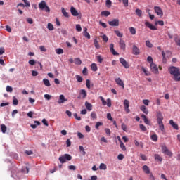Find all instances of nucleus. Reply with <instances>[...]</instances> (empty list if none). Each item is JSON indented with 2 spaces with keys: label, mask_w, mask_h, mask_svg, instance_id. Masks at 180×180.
<instances>
[{
  "label": "nucleus",
  "mask_w": 180,
  "mask_h": 180,
  "mask_svg": "<svg viewBox=\"0 0 180 180\" xmlns=\"http://www.w3.org/2000/svg\"><path fill=\"white\" fill-rule=\"evenodd\" d=\"M154 11L155 13L158 15V16H160V18H162L164 16V11H162V8L160 6H155Z\"/></svg>",
  "instance_id": "0eeeda50"
},
{
  "label": "nucleus",
  "mask_w": 180,
  "mask_h": 180,
  "mask_svg": "<svg viewBox=\"0 0 180 180\" xmlns=\"http://www.w3.org/2000/svg\"><path fill=\"white\" fill-rule=\"evenodd\" d=\"M169 124H171V126L173 127V129H175V130H179V127H178V124L174 122L173 120H169Z\"/></svg>",
  "instance_id": "f3484780"
},
{
  "label": "nucleus",
  "mask_w": 180,
  "mask_h": 180,
  "mask_svg": "<svg viewBox=\"0 0 180 180\" xmlns=\"http://www.w3.org/2000/svg\"><path fill=\"white\" fill-rule=\"evenodd\" d=\"M143 171L145 172V174H150L151 172H150V167L147 165H143L142 167Z\"/></svg>",
  "instance_id": "4be33fe9"
},
{
  "label": "nucleus",
  "mask_w": 180,
  "mask_h": 180,
  "mask_svg": "<svg viewBox=\"0 0 180 180\" xmlns=\"http://www.w3.org/2000/svg\"><path fill=\"white\" fill-rule=\"evenodd\" d=\"M120 62L122 64V65H123V67H124V68H130V65H129V63H127V61H126L124 58H120Z\"/></svg>",
  "instance_id": "9d476101"
},
{
  "label": "nucleus",
  "mask_w": 180,
  "mask_h": 180,
  "mask_svg": "<svg viewBox=\"0 0 180 180\" xmlns=\"http://www.w3.org/2000/svg\"><path fill=\"white\" fill-rule=\"evenodd\" d=\"M141 70L146 77H150V75H151V73L148 70H147L144 67H141Z\"/></svg>",
  "instance_id": "bb28decb"
},
{
  "label": "nucleus",
  "mask_w": 180,
  "mask_h": 180,
  "mask_svg": "<svg viewBox=\"0 0 180 180\" xmlns=\"http://www.w3.org/2000/svg\"><path fill=\"white\" fill-rule=\"evenodd\" d=\"M28 63L30 65H34L36 64V60H34V59L30 60Z\"/></svg>",
  "instance_id": "0e129e2a"
},
{
  "label": "nucleus",
  "mask_w": 180,
  "mask_h": 180,
  "mask_svg": "<svg viewBox=\"0 0 180 180\" xmlns=\"http://www.w3.org/2000/svg\"><path fill=\"white\" fill-rule=\"evenodd\" d=\"M47 29L49 30H54V26L53 25V24L49 22L47 25Z\"/></svg>",
  "instance_id": "a18cd8bd"
},
{
  "label": "nucleus",
  "mask_w": 180,
  "mask_h": 180,
  "mask_svg": "<svg viewBox=\"0 0 180 180\" xmlns=\"http://www.w3.org/2000/svg\"><path fill=\"white\" fill-rule=\"evenodd\" d=\"M140 110L145 113V115H148V109H147V107H146V105H141L140 107Z\"/></svg>",
  "instance_id": "412c9836"
},
{
  "label": "nucleus",
  "mask_w": 180,
  "mask_h": 180,
  "mask_svg": "<svg viewBox=\"0 0 180 180\" xmlns=\"http://www.w3.org/2000/svg\"><path fill=\"white\" fill-rule=\"evenodd\" d=\"M157 122L159 124V129L162 131V133L165 132V127L164 126V123L162 122V120H164V117L162 116V113H161V111H158L157 112Z\"/></svg>",
  "instance_id": "f03ea898"
},
{
  "label": "nucleus",
  "mask_w": 180,
  "mask_h": 180,
  "mask_svg": "<svg viewBox=\"0 0 180 180\" xmlns=\"http://www.w3.org/2000/svg\"><path fill=\"white\" fill-rule=\"evenodd\" d=\"M19 103V101H18V98H16V97L13 96V105H14V106H17V105Z\"/></svg>",
  "instance_id": "37998d69"
},
{
  "label": "nucleus",
  "mask_w": 180,
  "mask_h": 180,
  "mask_svg": "<svg viewBox=\"0 0 180 180\" xmlns=\"http://www.w3.org/2000/svg\"><path fill=\"white\" fill-rule=\"evenodd\" d=\"M76 30H77V32L82 31V27H81V25H79V24L76 25Z\"/></svg>",
  "instance_id": "4d7b16f0"
},
{
  "label": "nucleus",
  "mask_w": 180,
  "mask_h": 180,
  "mask_svg": "<svg viewBox=\"0 0 180 180\" xmlns=\"http://www.w3.org/2000/svg\"><path fill=\"white\" fill-rule=\"evenodd\" d=\"M58 160L61 164H64L67 161H71L72 157L70 154H65L64 155L60 156Z\"/></svg>",
  "instance_id": "20e7f679"
},
{
  "label": "nucleus",
  "mask_w": 180,
  "mask_h": 180,
  "mask_svg": "<svg viewBox=\"0 0 180 180\" xmlns=\"http://www.w3.org/2000/svg\"><path fill=\"white\" fill-rule=\"evenodd\" d=\"M108 168V167L106 166V165L105 163H101L100 165H99V169H101V170H106Z\"/></svg>",
  "instance_id": "c85d7f7f"
},
{
  "label": "nucleus",
  "mask_w": 180,
  "mask_h": 180,
  "mask_svg": "<svg viewBox=\"0 0 180 180\" xmlns=\"http://www.w3.org/2000/svg\"><path fill=\"white\" fill-rule=\"evenodd\" d=\"M2 133H6V126L5 124H1V126Z\"/></svg>",
  "instance_id": "6e6d98bb"
},
{
  "label": "nucleus",
  "mask_w": 180,
  "mask_h": 180,
  "mask_svg": "<svg viewBox=\"0 0 180 180\" xmlns=\"http://www.w3.org/2000/svg\"><path fill=\"white\" fill-rule=\"evenodd\" d=\"M82 74L84 75H88V69L86 68H84L82 70Z\"/></svg>",
  "instance_id": "774afa93"
},
{
  "label": "nucleus",
  "mask_w": 180,
  "mask_h": 180,
  "mask_svg": "<svg viewBox=\"0 0 180 180\" xmlns=\"http://www.w3.org/2000/svg\"><path fill=\"white\" fill-rule=\"evenodd\" d=\"M75 64H76V65H81L82 64V61L79 58H76L75 59Z\"/></svg>",
  "instance_id": "2f4dec72"
},
{
  "label": "nucleus",
  "mask_w": 180,
  "mask_h": 180,
  "mask_svg": "<svg viewBox=\"0 0 180 180\" xmlns=\"http://www.w3.org/2000/svg\"><path fill=\"white\" fill-rule=\"evenodd\" d=\"M91 68L92 70V71H98V66L96 65V63H92L91 65Z\"/></svg>",
  "instance_id": "58836bf2"
},
{
  "label": "nucleus",
  "mask_w": 180,
  "mask_h": 180,
  "mask_svg": "<svg viewBox=\"0 0 180 180\" xmlns=\"http://www.w3.org/2000/svg\"><path fill=\"white\" fill-rule=\"evenodd\" d=\"M100 99L102 101V104L103 105V106H106V101H105V98H103V96H100Z\"/></svg>",
  "instance_id": "052dcab7"
},
{
  "label": "nucleus",
  "mask_w": 180,
  "mask_h": 180,
  "mask_svg": "<svg viewBox=\"0 0 180 180\" xmlns=\"http://www.w3.org/2000/svg\"><path fill=\"white\" fill-rule=\"evenodd\" d=\"M39 8L40 11H44L46 13H50V7L47 5L46 1L42 0L38 4Z\"/></svg>",
  "instance_id": "7ed1b4c3"
},
{
  "label": "nucleus",
  "mask_w": 180,
  "mask_h": 180,
  "mask_svg": "<svg viewBox=\"0 0 180 180\" xmlns=\"http://www.w3.org/2000/svg\"><path fill=\"white\" fill-rule=\"evenodd\" d=\"M83 36L86 37V39H91V34H89V32H88V28L84 27Z\"/></svg>",
  "instance_id": "6ab92c4d"
},
{
  "label": "nucleus",
  "mask_w": 180,
  "mask_h": 180,
  "mask_svg": "<svg viewBox=\"0 0 180 180\" xmlns=\"http://www.w3.org/2000/svg\"><path fill=\"white\" fill-rule=\"evenodd\" d=\"M130 106V103L129 102V100L125 99L124 100V108H129Z\"/></svg>",
  "instance_id": "c9c22d12"
},
{
  "label": "nucleus",
  "mask_w": 180,
  "mask_h": 180,
  "mask_svg": "<svg viewBox=\"0 0 180 180\" xmlns=\"http://www.w3.org/2000/svg\"><path fill=\"white\" fill-rule=\"evenodd\" d=\"M43 82L45 86H51L50 81L47 79H43Z\"/></svg>",
  "instance_id": "c756f323"
},
{
  "label": "nucleus",
  "mask_w": 180,
  "mask_h": 180,
  "mask_svg": "<svg viewBox=\"0 0 180 180\" xmlns=\"http://www.w3.org/2000/svg\"><path fill=\"white\" fill-rule=\"evenodd\" d=\"M101 16H105V17H108L109 16V15H110V12L108 11H102L101 13Z\"/></svg>",
  "instance_id": "473e14b6"
},
{
  "label": "nucleus",
  "mask_w": 180,
  "mask_h": 180,
  "mask_svg": "<svg viewBox=\"0 0 180 180\" xmlns=\"http://www.w3.org/2000/svg\"><path fill=\"white\" fill-rule=\"evenodd\" d=\"M115 82L117 85L122 86V89H124V82H123V80L120 79V77L115 79Z\"/></svg>",
  "instance_id": "2eb2a0df"
},
{
  "label": "nucleus",
  "mask_w": 180,
  "mask_h": 180,
  "mask_svg": "<svg viewBox=\"0 0 180 180\" xmlns=\"http://www.w3.org/2000/svg\"><path fill=\"white\" fill-rule=\"evenodd\" d=\"M174 41H175L176 44H177L180 47V37L179 36L174 37Z\"/></svg>",
  "instance_id": "e433bc0d"
},
{
  "label": "nucleus",
  "mask_w": 180,
  "mask_h": 180,
  "mask_svg": "<svg viewBox=\"0 0 180 180\" xmlns=\"http://www.w3.org/2000/svg\"><path fill=\"white\" fill-rule=\"evenodd\" d=\"M150 71L153 73V74H160V71H158V66H157L155 65V63H152L150 65Z\"/></svg>",
  "instance_id": "423d86ee"
},
{
  "label": "nucleus",
  "mask_w": 180,
  "mask_h": 180,
  "mask_svg": "<svg viewBox=\"0 0 180 180\" xmlns=\"http://www.w3.org/2000/svg\"><path fill=\"white\" fill-rule=\"evenodd\" d=\"M103 123L101 122H98L96 123V125H95V128L97 129H99V126H103Z\"/></svg>",
  "instance_id": "e2e57ef3"
},
{
  "label": "nucleus",
  "mask_w": 180,
  "mask_h": 180,
  "mask_svg": "<svg viewBox=\"0 0 180 180\" xmlns=\"http://www.w3.org/2000/svg\"><path fill=\"white\" fill-rule=\"evenodd\" d=\"M76 79L77 82H82V81L84 80V79H82V77L78 75H76Z\"/></svg>",
  "instance_id": "3c124183"
},
{
  "label": "nucleus",
  "mask_w": 180,
  "mask_h": 180,
  "mask_svg": "<svg viewBox=\"0 0 180 180\" xmlns=\"http://www.w3.org/2000/svg\"><path fill=\"white\" fill-rule=\"evenodd\" d=\"M162 153H163V154L169 155V157H172V152L169 151V150H168V148H167L166 146H162Z\"/></svg>",
  "instance_id": "6e6552de"
},
{
  "label": "nucleus",
  "mask_w": 180,
  "mask_h": 180,
  "mask_svg": "<svg viewBox=\"0 0 180 180\" xmlns=\"http://www.w3.org/2000/svg\"><path fill=\"white\" fill-rule=\"evenodd\" d=\"M145 26H146V27H148V29H150V30H157V27L150 23V22L148 21L145 22Z\"/></svg>",
  "instance_id": "9b49d317"
},
{
  "label": "nucleus",
  "mask_w": 180,
  "mask_h": 180,
  "mask_svg": "<svg viewBox=\"0 0 180 180\" xmlns=\"http://www.w3.org/2000/svg\"><path fill=\"white\" fill-rule=\"evenodd\" d=\"M132 53L134 56H139L140 54V49L136 46H132Z\"/></svg>",
  "instance_id": "4468645a"
},
{
  "label": "nucleus",
  "mask_w": 180,
  "mask_h": 180,
  "mask_svg": "<svg viewBox=\"0 0 180 180\" xmlns=\"http://www.w3.org/2000/svg\"><path fill=\"white\" fill-rule=\"evenodd\" d=\"M100 99L102 101V104L103 105V106H106V101H105V98H103V96H100Z\"/></svg>",
  "instance_id": "680f3d73"
},
{
  "label": "nucleus",
  "mask_w": 180,
  "mask_h": 180,
  "mask_svg": "<svg viewBox=\"0 0 180 180\" xmlns=\"http://www.w3.org/2000/svg\"><path fill=\"white\" fill-rule=\"evenodd\" d=\"M150 139L153 141H157V140H158V136H157V134H153L150 136Z\"/></svg>",
  "instance_id": "864d4df0"
},
{
  "label": "nucleus",
  "mask_w": 180,
  "mask_h": 180,
  "mask_svg": "<svg viewBox=\"0 0 180 180\" xmlns=\"http://www.w3.org/2000/svg\"><path fill=\"white\" fill-rule=\"evenodd\" d=\"M91 119L93 120H96V118H97V116H96V113L95 112H91Z\"/></svg>",
  "instance_id": "de8ad7c7"
},
{
  "label": "nucleus",
  "mask_w": 180,
  "mask_h": 180,
  "mask_svg": "<svg viewBox=\"0 0 180 180\" xmlns=\"http://www.w3.org/2000/svg\"><path fill=\"white\" fill-rule=\"evenodd\" d=\"M13 89L11 86H6V92H13Z\"/></svg>",
  "instance_id": "69168bd1"
},
{
  "label": "nucleus",
  "mask_w": 180,
  "mask_h": 180,
  "mask_svg": "<svg viewBox=\"0 0 180 180\" xmlns=\"http://www.w3.org/2000/svg\"><path fill=\"white\" fill-rule=\"evenodd\" d=\"M155 160L157 161H160V162H161V161H162V158H161V156H160V155L158 154H155Z\"/></svg>",
  "instance_id": "79ce46f5"
},
{
  "label": "nucleus",
  "mask_w": 180,
  "mask_h": 180,
  "mask_svg": "<svg viewBox=\"0 0 180 180\" xmlns=\"http://www.w3.org/2000/svg\"><path fill=\"white\" fill-rule=\"evenodd\" d=\"M85 106H86V108L87 109V110H89V112H91V110H92V104H91L89 102L86 101Z\"/></svg>",
  "instance_id": "b1692460"
},
{
  "label": "nucleus",
  "mask_w": 180,
  "mask_h": 180,
  "mask_svg": "<svg viewBox=\"0 0 180 180\" xmlns=\"http://www.w3.org/2000/svg\"><path fill=\"white\" fill-rule=\"evenodd\" d=\"M119 45L122 50H126V43H124V41L123 39H120Z\"/></svg>",
  "instance_id": "a211bd4d"
},
{
  "label": "nucleus",
  "mask_w": 180,
  "mask_h": 180,
  "mask_svg": "<svg viewBox=\"0 0 180 180\" xmlns=\"http://www.w3.org/2000/svg\"><path fill=\"white\" fill-rule=\"evenodd\" d=\"M79 151L82 153V155H85L86 154V152H85V150L84 149V146H79Z\"/></svg>",
  "instance_id": "c03bdc74"
},
{
  "label": "nucleus",
  "mask_w": 180,
  "mask_h": 180,
  "mask_svg": "<svg viewBox=\"0 0 180 180\" xmlns=\"http://www.w3.org/2000/svg\"><path fill=\"white\" fill-rule=\"evenodd\" d=\"M70 13L72 16H81V13H78L77 8L74 6L70 7Z\"/></svg>",
  "instance_id": "1a4fd4ad"
},
{
  "label": "nucleus",
  "mask_w": 180,
  "mask_h": 180,
  "mask_svg": "<svg viewBox=\"0 0 180 180\" xmlns=\"http://www.w3.org/2000/svg\"><path fill=\"white\" fill-rule=\"evenodd\" d=\"M134 144L136 147H141V148L144 147V143L143 141L139 142L137 140H134Z\"/></svg>",
  "instance_id": "aec40b11"
},
{
  "label": "nucleus",
  "mask_w": 180,
  "mask_h": 180,
  "mask_svg": "<svg viewBox=\"0 0 180 180\" xmlns=\"http://www.w3.org/2000/svg\"><path fill=\"white\" fill-rule=\"evenodd\" d=\"M121 128H122V130H123V131H125L126 133H127V131H128V130H127V125H126V124L122 123L121 124Z\"/></svg>",
  "instance_id": "72a5a7b5"
},
{
  "label": "nucleus",
  "mask_w": 180,
  "mask_h": 180,
  "mask_svg": "<svg viewBox=\"0 0 180 180\" xmlns=\"http://www.w3.org/2000/svg\"><path fill=\"white\" fill-rule=\"evenodd\" d=\"M21 172H22V174H29V167H25L21 169Z\"/></svg>",
  "instance_id": "4c0bfd02"
},
{
  "label": "nucleus",
  "mask_w": 180,
  "mask_h": 180,
  "mask_svg": "<svg viewBox=\"0 0 180 180\" xmlns=\"http://www.w3.org/2000/svg\"><path fill=\"white\" fill-rule=\"evenodd\" d=\"M146 46L147 47H149V49L153 48V44H151V42L149 40L146 41Z\"/></svg>",
  "instance_id": "603ef678"
},
{
  "label": "nucleus",
  "mask_w": 180,
  "mask_h": 180,
  "mask_svg": "<svg viewBox=\"0 0 180 180\" xmlns=\"http://www.w3.org/2000/svg\"><path fill=\"white\" fill-rule=\"evenodd\" d=\"M155 25H160V26H164V22L162 20H159L155 22Z\"/></svg>",
  "instance_id": "338daca9"
},
{
  "label": "nucleus",
  "mask_w": 180,
  "mask_h": 180,
  "mask_svg": "<svg viewBox=\"0 0 180 180\" xmlns=\"http://www.w3.org/2000/svg\"><path fill=\"white\" fill-rule=\"evenodd\" d=\"M129 32L131 33L133 35L136 34V28L131 27H129Z\"/></svg>",
  "instance_id": "8fccbe9b"
},
{
  "label": "nucleus",
  "mask_w": 180,
  "mask_h": 180,
  "mask_svg": "<svg viewBox=\"0 0 180 180\" xmlns=\"http://www.w3.org/2000/svg\"><path fill=\"white\" fill-rule=\"evenodd\" d=\"M167 71L175 82H180V69L178 67L169 66Z\"/></svg>",
  "instance_id": "f257e3e1"
},
{
  "label": "nucleus",
  "mask_w": 180,
  "mask_h": 180,
  "mask_svg": "<svg viewBox=\"0 0 180 180\" xmlns=\"http://www.w3.org/2000/svg\"><path fill=\"white\" fill-rule=\"evenodd\" d=\"M67 98H65V96L63 94H61L59 96V100L58 101V103L59 105H61V103H64L65 102H67Z\"/></svg>",
  "instance_id": "ddd939ff"
},
{
  "label": "nucleus",
  "mask_w": 180,
  "mask_h": 180,
  "mask_svg": "<svg viewBox=\"0 0 180 180\" xmlns=\"http://www.w3.org/2000/svg\"><path fill=\"white\" fill-rule=\"evenodd\" d=\"M141 117L143 119L144 123H146V124L150 125V121L148 119H147V117L144 114L141 115Z\"/></svg>",
  "instance_id": "cd10ccee"
},
{
  "label": "nucleus",
  "mask_w": 180,
  "mask_h": 180,
  "mask_svg": "<svg viewBox=\"0 0 180 180\" xmlns=\"http://www.w3.org/2000/svg\"><path fill=\"white\" fill-rule=\"evenodd\" d=\"M135 13L136 15H137V16H139V18H141V16H143V11H141L140 8H136L135 11Z\"/></svg>",
  "instance_id": "a878e982"
},
{
  "label": "nucleus",
  "mask_w": 180,
  "mask_h": 180,
  "mask_svg": "<svg viewBox=\"0 0 180 180\" xmlns=\"http://www.w3.org/2000/svg\"><path fill=\"white\" fill-rule=\"evenodd\" d=\"M96 58L97 59L98 63L100 64H102V62L103 61V58H102V56L98 55L96 56Z\"/></svg>",
  "instance_id": "7c9ffc66"
},
{
  "label": "nucleus",
  "mask_w": 180,
  "mask_h": 180,
  "mask_svg": "<svg viewBox=\"0 0 180 180\" xmlns=\"http://www.w3.org/2000/svg\"><path fill=\"white\" fill-rule=\"evenodd\" d=\"M94 47H96L97 50H99V49H101V45H99V42H98L97 38L94 39Z\"/></svg>",
  "instance_id": "393cba45"
},
{
  "label": "nucleus",
  "mask_w": 180,
  "mask_h": 180,
  "mask_svg": "<svg viewBox=\"0 0 180 180\" xmlns=\"http://www.w3.org/2000/svg\"><path fill=\"white\" fill-rule=\"evenodd\" d=\"M86 86L88 89H91V81L89 79L86 80Z\"/></svg>",
  "instance_id": "49530a36"
},
{
  "label": "nucleus",
  "mask_w": 180,
  "mask_h": 180,
  "mask_svg": "<svg viewBox=\"0 0 180 180\" xmlns=\"http://www.w3.org/2000/svg\"><path fill=\"white\" fill-rule=\"evenodd\" d=\"M105 5L108 8H110L112 6V1L110 0H106L105 1Z\"/></svg>",
  "instance_id": "09e8293b"
},
{
  "label": "nucleus",
  "mask_w": 180,
  "mask_h": 180,
  "mask_svg": "<svg viewBox=\"0 0 180 180\" xmlns=\"http://www.w3.org/2000/svg\"><path fill=\"white\" fill-rule=\"evenodd\" d=\"M108 25H110V26H119V19L115 18L111 21H108Z\"/></svg>",
  "instance_id": "f8f14e48"
},
{
  "label": "nucleus",
  "mask_w": 180,
  "mask_h": 180,
  "mask_svg": "<svg viewBox=\"0 0 180 180\" xmlns=\"http://www.w3.org/2000/svg\"><path fill=\"white\" fill-rule=\"evenodd\" d=\"M100 99L102 101V104L103 105V106H106V101H105V98H103V96H100Z\"/></svg>",
  "instance_id": "bf43d9fd"
},
{
  "label": "nucleus",
  "mask_w": 180,
  "mask_h": 180,
  "mask_svg": "<svg viewBox=\"0 0 180 180\" xmlns=\"http://www.w3.org/2000/svg\"><path fill=\"white\" fill-rule=\"evenodd\" d=\"M143 105H146V106H148L150 105V100L148 99H144L142 101Z\"/></svg>",
  "instance_id": "5fc2aeb1"
},
{
  "label": "nucleus",
  "mask_w": 180,
  "mask_h": 180,
  "mask_svg": "<svg viewBox=\"0 0 180 180\" xmlns=\"http://www.w3.org/2000/svg\"><path fill=\"white\" fill-rule=\"evenodd\" d=\"M120 147L122 150V151H126V146H124V143H123V141H120Z\"/></svg>",
  "instance_id": "a19ab883"
},
{
  "label": "nucleus",
  "mask_w": 180,
  "mask_h": 180,
  "mask_svg": "<svg viewBox=\"0 0 180 180\" xmlns=\"http://www.w3.org/2000/svg\"><path fill=\"white\" fill-rule=\"evenodd\" d=\"M167 54H170V53H169V51H167L166 52H165L164 51H162V58H167V57H168V56H167Z\"/></svg>",
  "instance_id": "13d9d810"
},
{
  "label": "nucleus",
  "mask_w": 180,
  "mask_h": 180,
  "mask_svg": "<svg viewBox=\"0 0 180 180\" xmlns=\"http://www.w3.org/2000/svg\"><path fill=\"white\" fill-rule=\"evenodd\" d=\"M110 51L112 54H113V56H119V53L116 52V51L115 50V45L113 44H110Z\"/></svg>",
  "instance_id": "dca6fc26"
},
{
  "label": "nucleus",
  "mask_w": 180,
  "mask_h": 180,
  "mask_svg": "<svg viewBox=\"0 0 180 180\" xmlns=\"http://www.w3.org/2000/svg\"><path fill=\"white\" fill-rule=\"evenodd\" d=\"M114 32L115 33L117 37H123V33L120 32L119 30H115Z\"/></svg>",
  "instance_id": "ea45409f"
},
{
  "label": "nucleus",
  "mask_w": 180,
  "mask_h": 180,
  "mask_svg": "<svg viewBox=\"0 0 180 180\" xmlns=\"http://www.w3.org/2000/svg\"><path fill=\"white\" fill-rule=\"evenodd\" d=\"M88 96V93L86 92V90L85 89H80L79 96H77V99H85Z\"/></svg>",
  "instance_id": "39448f33"
},
{
  "label": "nucleus",
  "mask_w": 180,
  "mask_h": 180,
  "mask_svg": "<svg viewBox=\"0 0 180 180\" xmlns=\"http://www.w3.org/2000/svg\"><path fill=\"white\" fill-rule=\"evenodd\" d=\"M55 51H56V54H63L64 53V50H63V49H61V48L56 49Z\"/></svg>",
  "instance_id": "f704fd0d"
},
{
  "label": "nucleus",
  "mask_w": 180,
  "mask_h": 180,
  "mask_svg": "<svg viewBox=\"0 0 180 180\" xmlns=\"http://www.w3.org/2000/svg\"><path fill=\"white\" fill-rule=\"evenodd\" d=\"M61 12L65 18H70V14L65 11V8H64V7L61 8Z\"/></svg>",
  "instance_id": "5701e85b"
}]
</instances>
